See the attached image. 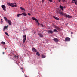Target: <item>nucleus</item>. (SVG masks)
Listing matches in <instances>:
<instances>
[{
	"label": "nucleus",
	"mask_w": 77,
	"mask_h": 77,
	"mask_svg": "<svg viewBox=\"0 0 77 77\" xmlns=\"http://www.w3.org/2000/svg\"><path fill=\"white\" fill-rule=\"evenodd\" d=\"M59 14H60V15H61L64 16V17H65L66 18H72V16H69V15H67L66 14L63 13L62 12H59Z\"/></svg>",
	"instance_id": "1"
},
{
	"label": "nucleus",
	"mask_w": 77,
	"mask_h": 77,
	"mask_svg": "<svg viewBox=\"0 0 77 77\" xmlns=\"http://www.w3.org/2000/svg\"><path fill=\"white\" fill-rule=\"evenodd\" d=\"M8 4L10 6H12V7H17V5H15L14 3H12L11 4L10 3H9Z\"/></svg>",
	"instance_id": "2"
},
{
	"label": "nucleus",
	"mask_w": 77,
	"mask_h": 77,
	"mask_svg": "<svg viewBox=\"0 0 77 77\" xmlns=\"http://www.w3.org/2000/svg\"><path fill=\"white\" fill-rule=\"evenodd\" d=\"M32 20H35L36 22H37V24L39 26V22L38 21V20L37 19L35 18V17H32Z\"/></svg>",
	"instance_id": "3"
},
{
	"label": "nucleus",
	"mask_w": 77,
	"mask_h": 77,
	"mask_svg": "<svg viewBox=\"0 0 77 77\" xmlns=\"http://www.w3.org/2000/svg\"><path fill=\"white\" fill-rule=\"evenodd\" d=\"M23 43H24L26 41V35H24L23 36Z\"/></svg>",
	"instance_id": "4"
},
{
	"label": "nucleus",
	"mask_w": 77,
	"mask_h": 77,
	"mask_svg": "<svg viewBox=\"0 0 77 77\" xmlns=\"http://www.w3.org/2000/svg\"><path fill=\"white\" fill-rule=\"evenodd\" d=\"M1 7L4 11H6V6L5 5H2Z\"/></svg>",
	"instance_id": "5"
},
{
	"label": "nucleus",
	"mask_w": 77,
	"mask_h": 77,
	"mask_svg": "<svg viewBox=\"0 0 77 77\" xmlns=\"http://www.w3.org/2000/svg\"><path fill=\"white\" fill-rule=\"evenodd\" d=\"M71 38L69 37H66L65 38V41H70Z\"/></svg>",
	"instance_id": "6"
},
{
	"label": "nucleus",
	"mask_w": 77,
	"mask_h": 77,
	"mask_svg": "<svg viewBox=\"0 0 77 77\" xmlns=\"http://www.w3.org/2000/svg\"><path fill=\"white\" fill-rule=\"evenodd\" d=\"M38 35L40 36L41 38H43V35L41 33H38Z\"/></svg>",
	"instance_id": "7"
},
{
	"label": "nucleus",
	"mask_w": 77,
	"mask_h": 77,
	"mask_svg": "<svg viewBox=\"0 0 77 77\" xmlns=\"http://www.w3.org/2000/svg\"><path fill=\"white\" fill-rule=\"evenodd\" d=\"M48 33H51V34H52L53 33V31H52L49 30L47 32Z\"/></svg>",
	"instance_id": "8"
},
{
	"label": "nucleus",
	"mask_w": 77,
	"mask_h": 77,
	"mask_svg": "<svg viewBox=\"0 0 77 77\" xmlns=\"http://www.w3.org/2000/svg\"><path fill=\"white\" fill-rule=\"evenodd\" d=\"M55 29H57V30H60V29L58 27L56 26H55Z\"/></svg>",
	"instance_id": "9"
},
{
	"label": "nucleus",
	"mask_w": 77,
	"mask_h": 77,
	"mask_svg": "<svg viewBox=\"0 0 77 77\" xmlns=\"http://www.w3.org/2000/svg\"><path fill=\"white\" fill-rule=\"evenodd\" d=\"M54 41H55L56 42H58L59 41V40L58 39H57V38H54L53 39Z\"/></svg>",
	"instance_id": "10"
},
{
	"label": "nucleus",
	"mask_w": 77,
	"mask_h": 77,
	"mask_svg": "<svg viewBox=\"0 0 77 77\" xmlns=\"http://www.w3.org/2000/svg\"><path fill=\"white\" fill-rule=\"evenodd\" d=\"M7 22L8 23L9 25H12V22H11V21L8 20Z\"/></svg>",
	"instance_id": "11"
},
{
	"label": "nucleus",
	"mask_w": 77,
	"mask_h": 77,
	"mask_svg": "<svg viewBox=\"0 0 77 77\" xmlns=\"http://www.w3.org/2000/svg\"><path fill=\"white\" fill-rule=\"evenodd\" d=\"M32 51L34 52H37V51H37V50H36V49L35 48H33L32 49Z\"/></svg>",
	"instance_id": "12"
},
{
	"label": "nucleus",
	"mask_w": 77,
	"mask_h": 77,
	"mask_svg": "<svg viewBox=\"0 0 77 77\" xmlns=\"http://www.w3.org/2000/svg\"><path fill=\"white\" fill-rule=\"evenodd\" d=\"M53 18H55L56 20H59V19L58 17H57L56 16H53Z\"/></svg>",
	"instance_id": "13"
},
{
	"label": "nucleus",
	"mask_w": 77,
	"mask_h": 77,
	"mask_svg": "<svg viewBox=\"0 0 77 77\" xmlns=\"http://www.w3.org/2000/svg\"><path fill=\"white\" fill-rule=\"evenodd\" d=\"M8 25H7V26H5L4 27V29H3V30L4 31H5V29H8Z\"/></svg>",
	"instance_id": "14"
},
{
	"label": "nucleus",
	"mask_w": 77,
	"mask_h": 77,
	"mask_svg": "<svg viewBox=\"0 0 77 77\" xmlns=\"http://www.w3.org/2000/svg\"><path fill=\"white\" fill-rule=\"evenodd\" d=\"M60 9H62V11H63L64 8L63 7V6L61 5H60Z\"/></svg>",
	"instance_id": "15"
},
{
	"label": "nucleus",
	"mask_w": 77,
	"mask_h": 77,
	"mask_svg": "<svg viewBox=\"0 0 77 77\" xmlns=\"http://www.w3.org/2000/svg\"><path fill=\"white\" fill-rule=\"evenodd\" d=\"M4 18L5 20L6 21H7L8 22L9 20H8V19H7V18H6V17H4Z\"/></svg>",
	"instance_id": "16"
},
{
	"label": "nucleus",
	"mask_w": 77,
	"mask_h": 77,
	"mask_svg": "<svg viewBox=\"0 0 77 77\" xmlns=\"http://www.w3.org/2000/svg\"><path fill=\"white\" fill-rule=\"evenodd\" d=\"M22 15H23L24 16H26V15H27V14H26V13H23L22 14Z\"/></svg>",
	"instance_id": "17"
},
{
	"label": "nucleus",
	"mask_w": 77,
	"mask_h": 77,
	"mask_svg": "<svg viewBox=\"0 0 77 77\" xmlns=\"http://www.w3.org/2000/svg\"><path fill=\"white\" fill-rule=\"evenodd\" d=\"M72 1H74L75 2V4L76 5H77V0H72Z\"/></svg>",
	"instance_id": "18"
},
{
	"label": "nucleus",
	"mask_w": 77,
	"mask_h": 77,
	"mask_svg": "<svg viewBox=\"0 0 77 77\" xmlns=\"http://www.w3.org/2000/svg\"><path fill=\"white\" fill-rule=\"evenodd\" d=\"M1 44H3V45H5V44H6V43H5V42H3V41H2L1 42Z\"/></svg>",
	"instance_id": "19"
},
{
	"label": "nucleus",
	"mask_w": 77,
	"mask_h": 77,
	"mask_svg": "<svg viewBox=\"0 0 77 77\" xmlns=\"http://www.w3.org/2000/svg\"><path fill=\"white\" fill-rule=\"evenodd\" d=\"M36 55H37V56H40V54H39V53L38 52H37L36 53Z\"/></svg>",
	"instance_id": "20"
},
{
	"label": "nucleus",
	"mask_w": 77,
	"mask_h": 77,
	"mask_svg": "<svg viewBox=\"0 0 77 77\" xmlns=\"http://www.w3.org/2000/svg\"><path fill=\"white\" fill-rule=\"evenodd\" d=\"M42 58H45V57H46V56H45L43 55H42Z\"/></svg>",
	"instance_id": "21"
},
{
	"label": "nucleus",
	"mask_w": 77,
	"mask_h": 77,
	"mask_svg": "<svg viewBox=\"0 0 77 77\" xmlns=\"http://www.w3.org/2000/svg\"><path fill=\"white\" fill-rule=\"evenodd\" d=\"M20 9H21V10H22V11H23V10H24V8L22 7H20Z\"/></svg>",
	"instance_id": "22"
},
{
	"label": "nucleus",
	"mask_w": 77,
	"mask_h": 77,
	"mask_svg": "<svg viewBox=\"0 0 77 77\" xmlns=\"http://www.w3.org/2000/svg\"><path fill=\"white\" fill-rule=\"evenodd\" d=\"M5 35H7V36H9V35H8V34L7 32H5Z\"/></svg>",
	"instance_id": "23"
},
{
	"label": "nucleus",
	"mask_w": 77,
	"mask_h": 77,
	"mask_svg": "<svg viewBox=\"0 0 77 77\" xmlns=\"http://www.w3.org/2000/svg\"><path fill=\"white\" fill-rule=\"evenodd\" d=\"M22 15V14H18L17 15V17H20V15Z\"/></svg>",
	"instance_id": "24"
},
{
	"label": "nucleus",
	"mask_w": 77,
	"mask_h": 77,
	"mask_svg": "<svg viewBox=\"0 0 77 77\" xmlns=\"http://www.w3.org/2000/svg\"><path fill=\"white\" fill-rule=\"evenodd\" d=\"M54 32H57V30L56 29H54Z\"/></svg>",
	"instance_id": "25"
},
{
	"label": "nucleus",
	"mask_w": 77,
	"mask_h": 77,
	"mask_svg": "<svg viewBox=\"0 0 77 77\" xmlns=\"http://www.w3.org/2000/svg\"><path fill=\"white\" fill-rule=\"evenodd\" d=\"M49 1H50V2H53V1L52 0H48Z\"/></svg>",
	"instance_id": "26"
},
{
	"label": "nucleus",
	"mask_w": 77,
	"mask_h": 77,
	"mask_svg": "<svg viewBox=\"0 0 77 77\" xmlns=\"http://www.w3.org/2000/svg\"><path fill=\"white\" fill-rule=\"evenodd\" d=\"M41 26H42V27H44V25H43L42 24H41Z\"/></svg>",
	"instance_id": "27"
},
{
	"label": "nucleus",
	"mask_w": 77,
	"mask_h": 77,
	"mask_svg": "<svg viewBox=\"0 0 77 77\" xmlns=\"http://www.w3.org/2000/svg\"><path fill=\"white\" fill-rule=\"evenodd\" d=\"M28 15H30L31 14L30 13H28Z\"/></svg>",
	"instance_id": "28"
},
{
	"label": "nucleus",
	"mask_w": 77,
	"mask_h": 77,
	"mask_svg": "<svg viewBox=\"0 0 77 77\" xmlns=\"http://www.w3.org/2000/svg\"><path fill=\"white\" fill-rule=\"evenodd\" d=\"M17 56H16V55H15L14 56V57H15V58H17Z\"/></svg>",
	"instance_id": "29"
},
{
	"label": "nucleus",
	"mask_w": 77,
	"mask_h": 77,
	"mask_svg": "<svg viewBox=\"0 0 77 77\" xmlns=\"http://www.w3.org/2000/svg\"><path fill=\"white\" fill-rule=\"evenodd\" d=\"M56 13H58V11H56Z\"/></svg>",
	"instance_id": "30"
},
{
	"label": "nucleus",
	"mask_w": 77,
	"mask_h": 77,
	"mask_svg": "<svg viewBox=\"0 0 77 77\" xmlns=\"http://www.w3.org/2000/svg\"><path fill=\"white\" fill-rule=\"evenodd\" d=\"M63 0V2H65V0Z\"/></svg>",
	"instance_id": "31"
},
{
	"label": "nucleus",
	"mask_w": 77,
	"mask_h": 77,
	"mask_svg": "<svg viewBox=\"0 0 77 77\" xmlns=\"http://www.w3.org/2000/svg\"><path fill=\"white\" fill-rule=\"evenodd\" d=\"M5 54V52H3V54Z\"/></svg>",
	"instance_id": "32"
},
{
	"label": "nucleus",
	"mask_w": 77,
	"mask_h": 77,
	"mask_svg": "<svg viewBox=\"0 0 77 77\" xmlns=\"http://www.w3.org/2000/svg\"><path fill=\"white\" fill-rule=\"evenodd\" d=\"M16 58H18V56H17Z\"/></svg>",
	"instance_id": "33"
},
{
	"label": "nucleus",
	"mask_w": 77,
	"mask_h": 77,
	"mask_svg": "<svg viewBox=\"0 0 77 77\" xmlns=\"http://www.w3.org/2000/svg\"><path fill=\"white\" fill-rule=\"evenodd\" d=\"M45 0H42V2H44V1Z\"/></svg>",
	"instance_id": "34"
},
{
	"label": "nucleus",
	"mask_w": 77,
	"mask_h": 77,
	"mask_svg": "<svg viewBox=\"0 0 77 77\" xmlns=\"http://www.w3.org/2000/svg\"><path fill=\"white\" fill-rule=\"evenodd\" d=\"M59 2H60V0H59Z\"/></svg>",
	"instance_id": "35"
},
{
	"label": "nucleus",
	"mask_w": 77,
	"mask_h": 77,
	"mask_svg": "<svg viewBox=\"0 0 77 77\" xmlns=\"http://www.w3.org/2000/svg\"><path fill=\"white\" fill-rule=\"evenodd\" d=\"M14 4H15V5H17V3H14Z\"/></svg>",
	"instance_id": "36"
},
{
	"label": "nucleus",
	"mask_w": 77,
	"mask_h": 77,
	"mask_svg": "<svg viewBox=\"0 0 77 77\" xmlns=\"http://www.w3.org/2000/svg\"><path fill=\"white\" fill-rule=\"evenodd\" d=\"M71 34H73V33L72 32H71Z\"/></svg>",
	"instance_id": "37"
},
{
	"label": "nucleus",
	"mask_w": 77,
	"mask_h": 77,
	"mask_svg": "<svg viewBox=\"0 0 77 77\" xmlns=\"http://www.w3.org/2000/svg\"><path fill=\"white\" fill-rule=\"evenodd\" d=\"M22 69H23V68H21Z\"/></svg>",
	"instance_id": "38"
},
{
	"label": "nucleus",
	"mask_w": 77,
	"mask_h": 77,
	"mask_svg": "<svg viewBox=\"0 0 77 77\" xmlns=\"http://www.w3.org/2000/svg\"><path fill=\"white\" fill-rule=\"evenodd\" d=\"M72 3H74V2L73 1H72Z\"/></svg>",
	"instance_id": "39"
},
{
	"label": "nucleus",
	"mask_w": 77,
	"mask_h": 77,
	"mask_svg": "<svg viewBox=\"0 0 77 77\" xmlns=\"http://www.w3.org/2000/svg\"><path fill=\"white\" fill-rule=\"evenodd\" d=\"M1 21H2V19H1Z\"/></svg>",
	"instance_id": "40"
},
{
	"label": "nucleus",
	"mask_w": 77,
	"mask_h": 77,
	"mask_svg": "<svg viewBox=\"0 0 77 77\" xmlns=\"http://www.w3.org/2000/svg\"><path fill=\"white\" fill-rule=\"evenodd\" d=\"M7 48H5V50H6V49Z\"/></svg>",
	"instance_id": "41"
},
{
	"label": "nucleus",
	"mask_w": 77,
	"mask_h": 77,
	"mask_svg": "<svg viewBox=\"0 0 77 77\" xmlns=\"http://www.w3.org/2000/svg\"><path fill=\"white\" fill-rule=\"evenodd\" d=\"M64 8H65V7H64Z\"/></svg>",
	"instance_id": "42"
},
{
	"label": "nucleus",
	"mask_w": 77,
	"mask_h": 77,
	"mask_svg": "<svg viewBox=\"0 0 77 77\" xmlns=\"http://www.w3.org/2000/svg\"><path fill=\"white\" fill-rule=\"evenodd\" d=\"M2 23H3V22H2Z\"/></svg>",
	"instance_id": "43"
}]
</instances>
